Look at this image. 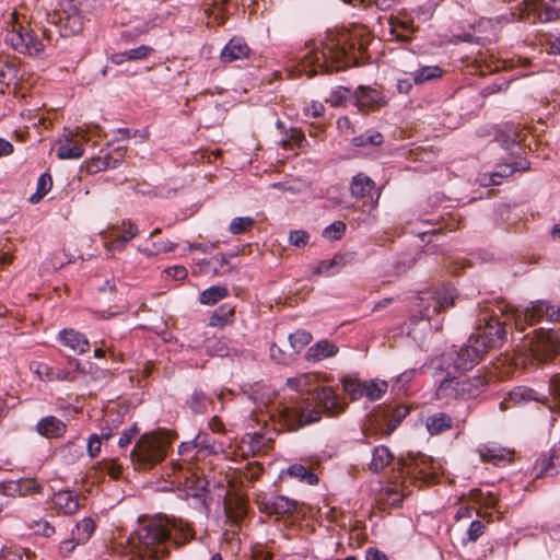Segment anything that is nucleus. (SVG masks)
<instances>
[{
    "mask_svg": "<svg viewBox=\"0 0 560 560\" xmlns=\"http://www.w3.org/2000/svg\"><path fill=\"white\" fill-rule=\"evenodd\" d=\"M560 467V452L552 450L548 456L542 455L535 463V477L557 476Z\"/></svg>",
    "mask_w": 560,
    "mask_h": 560,
    "instance_id": "19",
    "label": "nucleus"
},
{
    "mask_svg": "<svg viewBox=\"0 0 560 560\" xmlns=\"http://www.w3.org/2000/svg\"><path fill=\"white\" fill-rule=\"evenodd\" d=\"M388 383L384 380L372 378L364 382L363 397H366L370 401L378 400L387 392Z\"/></svg>",
    "mask_w": 560,
    "mask_h": 560,
    "instance_id": "29",
    "label": "nucleus"
},
{
    "mask_svg": "<svg viewBox=\"0 0 560 560\" xmlns=\"http://www.w3.org/2000/svg\"><path fill=\"white\" fill-rule=\"evenodd\" d=\"M69 365L71 368H74L73 371H67V370H51L49 373V380H58V381H74L75 380V372H80L82 374L85 373L84 369L81 368V363L77 359H70Z\"/></svg>",
    "mask_w": 560,
    "mask_h": 560,
    "instance_id": "35",
    "label": "nucleus"
},
{
    "mask_svg": "<svg viewBox=\"0 0 560 560\" xmlns=\"http://www.w3.org/2000/svg\"><path fill=\"white\" fill-rule=\"evenodd\" d=\"M524 322L530 326L542 325V327H551L560 317V307L548 301L537 300L530 302L522 312ZM546 331V329H544Z\"/></svg>",
    "mask_w": 560,
    "mask_h": 560,
    "instance_id": "7",
    "label": "nucleus"
},
{
    "mask_svg": "<svg viewBox=\"0 0 560 560\" xmlns=\"http://www.w3.org/2000/svg\"><path fill=\"white\" fill-rule=\"evenodd\" d=\"M229 295L225 285H211L199 294V302L203 305H214Z\"/></svg>",
    "mask_w": 560,
    "mask_h": 560,
    "instance_id": "30",
    "label": "nucleus"
},
{
    "mask_svg": "<svg viewBox=\"0 0 560 560\" xmlns=\"http://www.w3.org/2000/svg\"><path fill=\"white\" fill-rule=\"evenodd\" d=\"M476 330L479 342L483 345V350L487 348H497L503 345L506 340V329L504 324L498 319L497 316L490 315L488 312H481L476 320Z\"/></svg>",
    "mask_w": 560,
    "mask_h": 560,
    "instance_id": "6",
    "label": "nucleus"
},
{
    "mask_svg": "<svg viewBox=\"0 0 560 560\" xmlns=\"http://www.w3.org/2000/svg\"><path fill=\"white\" fill-rule=\"evenodd\" d=\"M249 47L242 37L231 38L222 48L220 58L222 62H232L247 57Z\"/></svg>",
    "mask_w": 560,
    "mask_h": 560,
    "instance_id": "20",
    "label": "nucleus"
},
{
    "mask_svg": "<svg viewBox=\"0 0 560 560\" xmlns=\"http://www.w3.org/2000/svg\"><path fill=\"white\" fill-rule=\"evenodd\" d=\"M299 502L285 495H270L261 501V510L268 514L284 515L298 509Z\"/></svg>",
    "mask_w": 560,
    "mask_h": 560,
    "instance_id": "14",
    "label": "nucleus"
},
{
    "mask_svg": "<svg viewBox=\"0 0 560 560\" xmlns=\"http://www.w3.org/2000/svg\"><path fill=\"white\" fill-rule=\"evenodd\" d=\"M236 256V253L235 252H229V253H222V254H218L215 255L212 260L213 262L215 264L214 266V271L217 273H224L225 270L223 269L225 265L229 264L230 259L235 257Z\"/></svg>",
    "mask_w": 560,
    "mask_h": 560,
    "instance_id": "57",
    "label": "nucleus"
},
{
    "mask_svg": "<svg viewBox=\"0 0 560 560\" xmlns=\"http://www.w3.org/2000/svg\"><path fill=\"white\" fill-rule=\"evenodd\" d=\"M384 141V136L375 130H366L364 133L355 136L351 139L353 147H377Z\"/></svg>",
    "mask_w": 560,
    "mask_h": 560,
    "instance_id": "33",
    "label": "nucleus"
},
{
    "mask_svg": "<svg viewBox=\"0 0 560 560\" xmlns=\"http://www.w3.org/2000/svg\"><path fill=\"white\" fill-rule=\"evenodd\" d=\"M341 259L337 257L329 260H322L314 270V273L327 277L332 276L339 271Z\"/></svg>",
    "mask_w": 560,
    "mask_h": 560,
    "instance_id": "44",
    "label": "nucleus"
},
{
    "mask_svg": "<svg viewBox=\"0 0 560 560\" xmlns=\"http://www.w3.org/2000/svg\"><path fill=\"white\" fill-rule=\"evenodd\" d=\"M291 348L299 353L305 346L312 341V334L304 329H299L288 337Z\"/></svg>",
    "mask_w": 560,
    "mask_h": 560,
    "instance_id": "37",
    "label": "nucleus"
},
{
    "mask_svg": "<svg viewBox=\"0 0 560 560\" xmlns=\"http://www.w3.org/2000/svg\"><path fill=\"white\" fill-rule=\"evenodd\" d=\"M347 230V225L342 221H335L323 231V236L327 240L339 241L342 238Z\"/></svg>",
    "mask_w": 560,
    "mask_h": 560,
    "instance_id": "47",
    "label": "nucleus"
},
{
    "mask_svg": "<svg viewBox=\"0 0 560 560\" xmlns=\"http://www.w3.org/2000/svg\"><path fill=\"white\" fill-rule=\"evenodd\" d=\"M194 439L196 443V454L205 452L207 455H213L222 451L221 445H217L212 436L207 433L198 434Z\"/></svg>",
    "mask_w": 560,
    "mask_h": 560,
    "instance_id": "34",
    "label": "nucleus"
},
{
    "mask_svg": "<svg viewBox=\"0 0 560 560\" xmlns=\"http://www.w3.org/2000/svg\"><path fill=\"white\" fill-rule=\"evenodd\" d=\"M234 307L228 303L220 305L214 310L209 318V325L212 327H223L233 322Z\"/></svg>",
    "mask_w": 560,
    "mask_h": 560,
    "instance_id": "28",
    "label": "nucleus"
},
{
    "mask_svg": "<svg viewBox=\"0 0 560 560\" xmlns=\"http://www.w3.org/2000/svg\"><path fill=\"white\" fill-rule=\"evenodd\" d=\"M164 273L177 281L184 280L188 275L187 269L184 266L168 267L164 270Z\"/></svg>",
    "mask_w": 560,
    "mask_h": 560,
    "instance_id": "62",
    "label": "nucleus"
},
{
    "mask_svg": "<svg viewBox=\"0 0 560 560\" xmlns=\"http://www.w3.org/2000/svg\"><path fill=\"white\" fill-rule=\"evenodd\" d=\"M485 524L479 521L475 520L469 524V527L467 529V540L468 541H476L485 532Z\"/></svg>",
    "mask_w": 560,
    "mask_h": 560,
    "instance_id": "58",
    "label": "nucleus"
},
{
    "mask_svg": "<svg viewBox=\"0 0 560 560\" xmlns=\"http://www.w3.org/2000/svg\"><path fill=\"white\" fill-rule=\"evenodd\" d=\"M208 398L202 390L195 389L187 405L192 413L202 415L207 410Z\"/></svg>",
    "mask_w": 560,
    "mask_h": 560,
    "instance_id": "38",
    "label": "nucleus"
},
{
    "mask_svg": "<svg viewBox=\"0 0 560 560\" xmlns=\"http://www.w3.org/2000/svg\"><path fill=\"white\" fill-rule=\"evenodd\" d=\"M62 37L78 34L83 26V18L73 0H66L51 18Z\"/></svg>",
    "mask_w": 560,
    "mask_h": 560,
    "instance_id": "8",
    "label": "nucleus"
},
{
    "mask_svg": "<svg viewBox=\"0 0 560 560\" xmlns=\"http://www.w3.org/2000/svg\"><path fill=\"white\" fill-rule=\"evenodd\" d=\"M315 398L329 416L340 415L346 410L347 405L338 399L337 394L330 387L316 389Z\"/></svg>",
    "mask_w": 560,
    "mask_h": 560,
    "instance_id": "16",
    "label": "nucleus"
},
{
    "mask_svg": "<svg viewBox=\"0 0 560 560\" xmlns=\"http://www.w3.org/2000/svg\"><path fill=\"white\" fill-rule=\"evenodd\" d=\"M509 399L513 406H525L532 401L544 402L547 396L528 386L520 385L509 392Z\"/></svg>",
    "mask_w": 560,
    "mask_h": 560,
    "instance_id": "17",
    "label": "nucleus"
},
{
    "mask_svg": "<svg viewBox=\"0 0 560 560\" xmlns=\"http://www.w3.org/2000/svg\"><path fill=\"white\" fill-rule=\"evenodd\" d=\"M171 529L161 520H153L140 526L135 533V550L140 560H162L168 555Z\"/></svg>",
    "mask_w": 560,
    "mask_h": 560,
    "instance_id": "2",
    "label": "nucleus"
},
{
    "mask_svg": "<svg viewBox=\"0 0 560 560\" xmlns=\"http://www.w3.org/2000/svg\"><path fill=\"white\" fill-rule=\"evenodd\" d=\"M443 74V69L439 66H422L412 72L415 84H423L428 81L440 79Z\"/></svg>",
    "mask_w": 560,
    "mask_h": 560,
    "instance_id": "32",
    "label": "nucleus"
},
{
    "mask_svg": "<svg viewBox=\"0 0 560 560\" xmlns=\"http://www.w3.org/2000/svg\"><path fill=\"white\" fill-rule=\"evenodd\" d=\"M84 153L80 145L60 144L57 151V158L60 160H77Z\"/></svg>",
    "mask_w": 560,
    "mask_h": 560,
    "instance_id": "46",
    "label": "nucleus"
},
{
    "mask_svg": "<svg viewBox=\"0 0 560 560\" xmlns=\"http://www.w3.org/2000/svg\"><path fill=\"white\" fill-rule=\"evenodd\" d=\"M0 560H22V555L18 549L4 547L0 551Z\"/></svg>",
    "mask_w": 560,
    "mask_h": 560,
    "instance_id": "64",
    "label": "nucleus"
},
{
    "mask_svg": "<svg viewBox=\"0 0 560 560\" xmlns=\"http://www.w3.org/2000/svg\"><path fill=\"white\" fill-rule=\"evenodd\" d=\"M51 502L65 515H72L79 510L78 497L69 489L55 492Z\"/></svg>",
    "mask_w": 560,
    "mask_h": 560,
    "instance_id": "22",
    "label": "nucleus"
},
{
    "mask_svg": "<svg viewBox=\"0 0 560 560\" xmlns=\"http://www.w3.org/2000/svg\"><path fill=\"white\" fill-rule=\"evenodd\" d=\"M301 59L304 69L310 68L308 77L318 72L340 71L354 62L346 36L331 31L308 43L302 51Z\"/></svg>",
    "mask_w": 560,
    "mask_h": 560,
    "instance_id": "1",
    "label": "nucleus"
},
{
    "mask_svg": "<svg viewBox=\"0 0 560 560\" xmlns=\"http://www.w3.org/2000/svg\"><path fill=\"white\" fill-rule=\"evenodd\" d=\"M488 382L481 375L467 376L463 373L445 374L436 390L439 398L472 399L487 388Z\"/></svg>",
    "mask_w": 560,
    "mask_h": 560,
    "instance_id": "5",
    "label": "nucleus"
},
{
    "mask_svg": "<svg viewBox=\"0 0 560 560\" xmlns=\"http://www.w3.org/2000/svg\"><path fill=\"white\" fill-rule=\"evenodd\" d=\"M0 493L7 497H20L21 487L19 485V479L0 482Z\"/></svg>",
    "mask_w": 560,
    "mask_h": 560,
    "instance_id": "54",
    "label": "nucleus"
},
{
    "mask_svg": "<svg viewBox=\"0 0 560 560\" xmlns=\"http://www.w3.org/2000/svg\"><path fill=\"white\" fill-rule=\"evenodd\" d=\"M547 51L552 55H560V32H551L547 36Z\"/></svg>",
    "mask_w": 560,
    "mask_h": 560,
    "instance_id": "60",
    "label": "nucleus"
},
{
    "mask_svg": "<svg viewBox=\"0 0 560 560\" xmlns=\"http://www.w3.org/2000/svg\"><path fill=\"white\" fill-rule=\"evenodd\" d=\"M342 389L349 395L352 401H357L363 397L364 382L351 375L341 377Z\"/></svg>",
    "mask_w": 560,
    "mask_h": 560,
    "instance_id": "31",
    "label": "nucleus"
},
{
    "mask_svg": "<svg viewBox=\"0 0 560 560\" xmlns=\"http://www.w3.org/2000/svg\"><path fill=\"white\" fill-rule=\"evenodd\" d=\"M339 351V348L334 342L323 339L312 345L305 354V359L308 362H319L322 360L335 357Z\"/></svg>",
    "mask_w": 560,
    "mask_h": 560,
    "instance_id": "21",
    "label": "nucleus"
},
{
    "mask_svg": "<svg viewBox=\"0 0 560 560\" xmlns=\"http://www.w3.org/2000/svg\"><path fill=\"white\" fill-rule=\"evenodd\" d=\"M137 194H140L142 196H149V197H158V198H171L173 195H175L176 190L174 189H166L164 187H152L150 185H144L142 188L136 189Z\"/></svg>",
    "mask_w": 560,
    "mask_h": 560,
    "instance_id": "45",
    "label": "nucleus"
},
{
    "mask_svg": "<svg viewBox=\"0 0 560 560\" xmlns=\"http://www.w3.org/2000/svg\"><path fill=\"white\" fill-rule=\"evenodd\" d=\"M483 353V345L471 336L468 343L458 349L453 346L451 350L442 353L435 368L444 371L447 375L464 373L478 364Z\"/></svg>",
    "mask_w": 560,
    "mask_h": 560,
    "instance_id": "3",
    "label": "nucleus"
},
{
    "mask_svg": "<svg viewBox=\"0 0 560 560\" xmlns=\"http://www.w3.org/2000/svg\"><path fill=\"white\" fill-rule=\"evenodd\" d=\"M58 339L62 346L71 349L77 354H83L90 349L88 338L82 332L72 328L60 330Z\"/></svg>",
    "mask_w": 560,
    "mask_h": 560,
    "instance_id": "15",
    "label": "nucleus"
},
{
    "mask_svg": "<svg viewBox=\"0 0 560 560\" xmlns=\"http://www.w3.org/2000/svg\"><path fill=\"white\" fill-rule=\"evenodd\" d=\"M116 137L114 141L127 140L130 138H140L142 141L149 137V131L147 129H129V128H119L116 131Z\"/></svg>",
    "mask_w": 560,
    "mask_h": 560,
    "instance_id": "49",
    "label": "nucleus"
},
{
    "mask_svg": "<svg viewBox=\"0 0 560 560\" xmlns=\"http://www.w3.org/2000/svg\"><path fill=\"white\" fill-rule=\"evenodd\" d=\"M19 485L21 487L20 497L32 495L34 493H40L43 491V486L38 483L35 479L21 478L19 479Z\"/></svg>",
    "mask_w": 560,
    "mask_h": 560,
    "instance_id": "50",
    "label": "nucleus"
},
{
    "mask_svg": "<svg viewBox=\"0 0 560 560\" xmlns=\"http://www.w3.org/2000/svg\"><path fill=\"white\" fill-rule=\"evenodd\" d=\"M52 187V179L49 173H43L37 180L36 190L40 191L42 195H47V192Z\"/></svg>",
    "mask_w": 560,
    "mask_h": 560,
    "instance_id": "61",
    "label": "nucleus"
},
{
    "mask_svg": "<svg viewBox=\"0 0 560 560\" xmlns=\"http://www.w3.org/2000/svg\"><path fill=\"white\" fill-rule=\"evenodd\" d=\"M374 188L375 182L364 173H358L351 178L350 194L355 199L365 198Z\"/></svg>",
    "mask_w": 560,
    "mask_h": 560,
    "instance_id": "23",
    "label": "nucleus"
},
{
    "mask_svg": "<svg viewBox=\"0 0 560 560\" xmlns=\"http://www.w3.org/2000/svg\"><path fill=\"white\" fill-rule=\"evenodd\" d=\"M544 21L552 22L560 18V0H542Z\"/></svg>",
    "mask_w": 560,
    "mask_h": 560,
    "instance_id": "43",
    "label": "nucleus"
},
{
    "mask_svg": "<svg viewBox=\"0 0 560 560\" xmlns=\"http://www.w3.org/2000/svg\"><path fill=\"white\" fill-rule=\"evenodd\" d=\"M394 458L389 448L385 445H378L373 448L372 459L369 468L374 474L381 472Z\"/></svg>",
    "mask_w": 560,
    "mask_h": 560,
    "instance_id": "24",
    "label": "nucleus"
},
{
    "mask_svg": "<svg viewBox=\"0 0 560 560\" xmlns=\"http://www.w3.org/2000/svg\"><path fill=\"white\" fill-rule=\"evenodd\" d=\"M436 5L438 3L435 1L428 0L425 3L415 9V13L418 16V19L427 21L433 15Z\"/></svg>",
    "mask_w": 560,
    "mask_h": 560,
    "instance_id": "56",
    "label": "nucleus"
},
{
    "mask_svg": "<svg viewBox=\"0 0 560 560\" xmlns=\"http://www.w3.org/2000/svg\"><path fill=\"white\" fill-rule=\"evenodd\" d=\"M101 438L97 434H91L86 443V452L91 458H95L101 452Z\"/></svg>",
    "mask_w": 560,
    "mask_h": 560,
    "instance_id": "59",
    "label": "nucleus"
},
{
    "mask_svg": "<svg viewBox=\"0 0 560 560\" xmlns=\"http://www.w3.org/2000/svg\"><path fill=\"white\" fill-rule=\"evenodd\" d=\"M122 228L121 234L113 242L116 249H122L139 232L137 225L130 221H122Z\"/></svg>",
    "mask_w": 560,
    "mask_h": 560,
    "instance_id": "36",
    "label": "nucleus"
},
{
    "mask_svg": "<svg viewBox=\"0 0 560 560\" xmlns=\"http://www.w3.org/2000/svg\"><path fill=\"white\" fill-rule=\"evenodd\" d=\"M285 472L291 478L298 479L299 481L310 486H315L319 481L318 476L313 470L299 463L290 465Z\"/></svg>",
    "mask_w": 560,
    "mask_h": 560,
    "instance_id": "26",
    "label": "nucleus"
},
{
    "mask_svg": "<svg viewBox=\"0 0 560 560\" xmlns=\"http://www.w3.org/2000/svg\"><path fill=\"white\" fill-rule=\"evenodd\" d=\"M348 98L353 100V92L345 86H336L330 91L327 102H329L331 106L338 107L343 106Z\"/></svg>",
    "mask_w": 560,
    "mask_h": 560,
    "instance_id": "39",
    "label": "nucleus"
},
{
    "mask_svg": "<svg viewBox=\"0 0 560 560\" xmlns=\"http://www.w3.org/2000/svg\"><path fill=\"white\" fill-rule=\"evenodd\" d=\"M409 413V408L406 407V406H397L388 421H387V424H386V433L387 434H390L393 433L398 427L399 424L401 423V421L407 417V415Z\"/></svg>",
    "mask_w": 560,
    "mask_h": 560,
    "instance_id": "42",
    "label": "nucleus"
},
{
    "mask_svg": "<svg viewBox=\"0 0 560 560\" xmlns=\"http://www.w3.org/2000/svg\"><path fill=\"white\" fill-rule=\"evenodd\" d=\"M66 431V423L55 416L44 417L36 424V432L46 439L61 438Z\"/></svg>",
    "mask_w": 560,
    "mask_h": 560,
    "instance_id": "18",
    "label": "nucleus"
},
{
    "mask_svg": "<svg viewBox=\"0 0 560 560\" xmlns=\"http://www.w3.org/2000/svg\"><path fill=\"white\" fill-rule=\"evenodd\" d=\"M152 51V48L145 45H141L136 48H131L121 52L114 54L112 60L116 65H121L129 60H142L147 58Z\"/></svg>",
    "mask_w": 560,
    "mask_h": 560,
    "instance_id": "27",
    "label": "nucleus"
},
{
    "mask_svg": "<svg viewBox=\"0 0 560 560\" xmlns=\"http://www.w3.org/2000/svg\"><path fill=\"white\" fill-rule=\"evenodd\" d=\"M310 241L308 232L304 230H292L289 233V243L295 247H304Z\"/></svg>",
    "mask_w": 560,
    "mask_h": 560,
    "instance_id": "52",
    "label": "nucleus"
},
{
    "mask_svg": "<svg viewBox=\"0 0 560 560\" xmlns=\"http://www.w3.org/2000/svg\"><path fill=\"white\" fill-rule=\"evenodd\" d=\"M175 243H170L166 247H160L158 243H152V246H139L138 250L148 257L159 255L161 253H167L173 250Z\"/></svg>",
    "mask_w": 560,
    "mask_h": 560,
    "instance_id": "55",
    "label": "nucleus"
},
{
    "mask_svg": "<svg viewBox=\"0 0 560 560\" xmlns=\"http://www.w3.org/2000/svg\"><path fill=\"white\" fill-rule=\"evenodd\" d=\"M491 129L493 140L499 143L508 156L520 158L522 155L523 148L517 140V131L513 122L493 125Z\"/></svg>",
    "mask_w": 560,
    "mask_h": 560,
    "instance_id": "12",
    "label": "nucleus"
},
{
    "mask_svg": "<svg viewBox=\"0 0 560 560\" xmlns=\"http://www.w3.org/2000/svg\"><path fill=\"white\" fill-rule=\"evenodd\" d=\"M417 371L415 369L406 370L400 373L393 383V390L397 394L406 390L408 384L413 380Z\"/></svg>",
    "mask_w": 560,
    "mask_h": 560,
    "instance_id": "48",
    "label": "nucleus"
},
{
    "mask_svg": "<svg viewBox=\"0 0 560 560\" xmlns=\"http://www.w3.org/2000/svg\"><path fill=\"white\" fill-rule=\"evenodd\" d=\"M353 104L362 112L366 108L385 106L387 101L380 91L370 86L359 85L353 91Z\"/></svg>",
    "mask_w": 560,
    "mask_h": 560,
    "instance_id": "13",
    "label": "nucleus"
},
{
    "mask_svg": "<svg viewBox=\"0 0 560 560\" xmlns=\"http://www.w3.org/2000/svg\"><path fill=\"white\" fill-rule=\"evenodd\" d=\"M137 431L138 430L136 424H132L127 430H124L118 439V446L121 448L126 447L131 442Z\"/></svg>",
    "mask_w": 560,
    "mask_h": 560,
    "instance_id": "63",
    "label": "nucleus"
},
{
    "mask_svg": "<svg viewBox=\"0 0 560 560\" xmlns=\"http://www.w3.org/2000/svg\"><path fill=\"white\" fill-rule=\"evenodd\" d=\"M255 224V220L250 217H235L229 225V232L232 235H240L250 230Z\"/></svg>",
    "mask_w": 560,
    "mask_h": 560,
    "instance_id": "41",
    "label": "nucleus"
},
{
    "mask_svg": "<svg viewBox=\"0 0 560 560\" xmlns=\"http://www.w3.org/2000/svg\"><path fill=\"white\" fill-rule=\"evenodd\" d=\"M279 418L288 430L295 431L318 421L322 413L317 409H311L306 412L303 404L294 402L291 406H282L279 409Z\"/></svg>",
    "mask_w": 560,
    "mask_h": 560,
    "instance_id": "10",
    "label": "nucleus"
},
{
    "mask_svg": "<svg viewBox=\"0 0 560 560\" xmlns=\"http://www.w3.org/2000/svg\"><path fill=\"white\" fill-rule=\"evenodd\" d=\"M457 298L456 289L452 285H443L434 290L420 292L418 311L410 315L409 325L415 327L420 322H427L431 326L430 319L433 315L450 307Z\"/></svg>",
    "mask_w": 560,
    "mask_h": 560,
    "instance_id": "4",
    "label": "nucleus"
},
{
    "mask_svg": "<svg viewBox=\"0 0 560 560\" xmlns=\"http://www.w3.org/2000/svg\"><path fill=\"white\" fill-rule=\"evenodd\" d=\"M542 329H546L545 340L547 345L555 353L560 355V328L542 327Z\"/></svg>",
    "mask_w": 560,
    "mask_h": 560,
    "instance_id": "51",
    "label": "nucleus"
},
{
    "mask_svg": "<svg viewBox=\"0 0 560 560\" xmlns=\"http://www.w3.org/2000/svg\"><path fill=\"white\" fill-rule=\"evenodd\" d=\"M530 163L523 158L508 156L506 161L495 164V168L491 173L480 175L478 178L481 186H497L502 183V179L511 176L515 172H524L529 170Z\"/></svg>",
    "mask_w": 560,
    "mask_h": 560,
    "instance_id": "11",
    "label": "nucleus"
},
{
    "mask_svg": "<svg viewBox=\"0 0 560 560\" xmlns=\"http://www.w3.org/2000/svg\"><path fill=\"white\" fill-rule=\"evenodd\" d=\"M61 453L63 454V458L67 463H74L83 455L82 448L75 447L71 442L61 447Z\"/></svg>",
    "mask_w": 560,
    "mask_h": 560,
    "instance_id": "53",
    "label": "nucleus"
},
{
    "mask_svg": "<svg viewBox=\"0 0 560 560\" xmlns=\"http://www.w3.org/2000/svg\"><path fill=\"white\" fill-rule=\"evenodd\" d=\"M75 528L78 530L77 544H84L94 533L95 523L91 517H84L77 523Z\"/></svg>",
    "mask_w": 560,
    "mask_h": 560,
    "instance_id": "40",
    "label": "nucleus"
},
{
    "mask_svg": "<svg viewBox=\"0 0 560 560\" xmlns=\"http://www.w3.org/2000/svg\"><path fill=\"white\" fill-rule=\"evenodd\" d=\"M452 417L445 412H436L427 418L425 427L431 435L440 434L452 428Z\"/></svg>",
    "mask_w": 560,
    "mask_h": 560,
    "instance_id": "25",
    "label": "nucleus"
},
{
    "mask_svg": "<svg viewBox=\"0 0 560 560\" xmlns=\"http://www.w3.org/2000/svg\"><path fill=\"white\" fill-rule=\"evenodd\" d=\"M5 43L20 54L37 57L44 51L42 40L34 32L25 26H19L8 32Z\"/></svg>",
    "mask_w": 560,
    "mask_h": 560,
    "instance_id": "9",
    "label": "nucleus"
}]
</instances>
